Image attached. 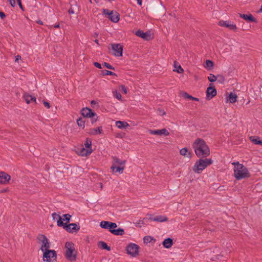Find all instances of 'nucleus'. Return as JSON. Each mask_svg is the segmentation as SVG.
<instances>
[{
    "mask_svg": "<svg viewBox=\"0 0 262 262\" xmlns=\"http://www.w3.org/2000/svg\"><path fill=\"white\" fill-rule=\"evenodd\" d=\"M192 146L198 157H206L210 155L209 148L202 139H196L193 142Z\"/></svg>",
    "mask_w": 262,
    "mask_h": 262,
    "instance_id": "obj_1",
    "label": "nucleus"
},
{
    "mask_svg": "<svg viewBox=\"0 0 262 262\" xmlns=\"http://www.w3.org/2000/svg\"><path fill=\"white\" fill-rule=\"evenodd\" d=\"M232 164L235 165L234 176L236 180H240L250 177L248 169L243 164H240L238 162H233Z\"/></svg>",
    "mask_w": 262,
    "mask_h": 262,
    "instance_id": "obj_2",
    "label": "nucleus"
},
{
    "mask_svg": "<svg viewBox=\"0 0 262 262\" xmlns=\"http://www.w3.org/2000/svg\"><path fill=\"white\" fill-rule=\"evenodd\" d=\"M212 163L211 159H200L196 161L192 167L193 171L197 173H200L208 165Z\"/></svg>",
    "mask_w": 262,
    "mask_h": 262,
    "instance_id": "obj_3",
    "label": "nucleus"
},
{
    "mask_svg": "<svg viewBox=\"0 0 262 262\" xmlns=\"http://www.w3.org/2000/svg\"><path fill=\"white\" fill-rule=\"evenodd\" d=\"M65 248L66 249L65 253L66 258L71 261L75 260L76 258V252H75L74 244L71 242H67L65 245Z\"/></svg>",
    "mask_w": 262,
    "mask_h": 262,
    "instance_id": "obj_4",
    "label": "nucleus"
},
{
    "mask_svg": "<svg viewBox=\"0 0 262 262\" xmlns=\"http://www.w3.org/2000/svg\"><path fill=\"white\" fill-rule=\"evenodd\" d=\"M43 252V259L47 262L54 261L56 259L57 254L54 250H45Z\"/></svg>",
    "mask_w": 262,
    "mask_h": 262,
    "instance_id": "obj_5",
    "label": "nucleus"
},
{
    "mask_svg": "<svg viewBox=\"0 0 262 262\" xmlns=\"http://www.w3.org/2000/svg\"><path fill=\"white\" fill-rule=\"evenodd\" d=\"M139 246L136 244L130 243L126 247V252L132 257L139 255Z\"/></svg>",
    "mask_w": 262,
    "mask_h": 262,
    "instance_id": "obj_6",
    "label": "nucleus"
},
{
    "mask_svg": "<svg viewBox=\"0 0 262 262\" xmlns=\"http://www.w3.org/2000/svg\"><path fill=\"white\" fill-rule=\"evenodd\" d=\"M84 146L87 148L86 149L82 148L80 151V154L82 156H87L90 155L92 152V149H91L92 146V140L90 138H86Z\"/></svg>",
    "mask_w": 262,
    "mask_h": 262,
    "instance_id": "obj_7",
    "label": "nucleus"
},
{
    "mask_svg": "<svg viewBox=\"0 0 262 262\" xmlns=\"http://www.w3.org/2000/svg\"><path fill=\"white\" fill-rule=\"evenodd\" d=\"M37 239L40 243H41V246L40 248L41 250L44 252L45 250H48L50 248V244L48 241V239L47 237L43 234H39L37 237Z\"/></svg>",
    "mask_w": 262,
    "mask_h": 262,
    "instance_id": "obj_8",
    "label": "nucleus"
},
{
    "mask_svg": "<svg viewBox=\"0 0 262 262\" xmlns=\"http://www.w3.org/2000/svg\"><path fill=\"white\" fill-rule=\"evenodd\" d=\"M103 13L108 15V18L113 23H117L119 20V14L117 12L110 11L107 9H103Z\"/></svg>",
    "mask_w": 262,
    "mask_h": 262,
    "instance_id": "obj_9",
    "label": "nucleus"
},
{
    "mask_svg": "<svg viewBox=\"0 0 262 262\" xmlns=\"http://www.w3.org/2000/svg\"><path fill=\"white\" fill-rule=\"evenodd\" d=\"M62 227L69 233L77 232L80 230V226L76 223H71L68 225L64 223Z\"/></svg>",
    "mask_w": 262,
    "mask_h": 262,
    "instance_id": "obj_10",
    "label": "nucleus"
},
{
    "mask_svg": "<svg viewBox=\"0 0 262 262\" xmlns=\"http://www.w3.org/2000/svg\"><path fill=\"white\" fill-rule=\"evenodd\" d=\"M112 50L115 56H122L123 46L120 43L112 44Z\"/></svg>",
    "mask_w": 262,
    "mask_h": 262,
    "instance_id": "obj_11",
    "label": "nucleus"
},
{
    "mask_svg": "<svg viewBox=\"0 0 262 262\" xmlns=\"http://www.w3.org/2000/svg\"><path fill=\"white\" fill-rule=\"evenodd\" d=\"M219 25L221 27L228 28L230 30H233L234 31L237 30L236 26L231 21L221 20L219 21Z\"/></svg>",
    "mask_w": 262,
    "mask_h": 262,
    "instance_id": "obj_12",
    "label": "nucleus"
},
{
    "mask_svg": "<svg viewBox=\"0 0 262 262\" xmlns=\"http://www.w3.org/2000/svg\"><path fill=\"white\" fill-rule=\"evenodd\" d=\"M217 93L216 90L214 86H213L212 84H210L208 88L206 90V99L207 100H210L215 96Z\"/></svg>",
    "mask_w": 262,
    "mask_h": 262,
    "instance_id": "obj_13",
    "label": "nucleus"
},
{
    "mask_svg": "<svg viewBox=\"0 0 262 262\" xmlns=\"http://www.w3.org/2000/svg\"><path fill=\"white\" fill-rule=\"evenodd\" d=\"M149 133L151 135H155L158 136H162L164 135L165 136H167L169 135V133L168 130L165 128H163L162 129H158V130H149Z\"/></svg>",
    "mask_w": 262,
    "mask_h": 262,
    "instance_id": "obj_14",
    "label": "nucleus"
},
{
    "mask_svg": "<svg viewBox=\"0 0 262 262\" xmlns=\"http://www.w3.org/2000/svg\"><path fill=\"white\" fill-rule=\"evenodd\" d=\"M81 115L84 117L89 118L96 116V113L93 112L92 110L88 107L83 108L81 111Z\"/></svg>",
    "mask_w": 262,
    "mask_h": 262,
    "instance_id": "obj_15",
    "label": "nucleus"
},
{
    "mask_svg": "<svg viewBox=\"0 0 262 262\" xmlns=\"http://www.w3.org/2000/svg\"><path fill=\"white\" fill-rule=\"evenodd\" d=\"M11 176L5 172H0V184H6L9 182Z\"/></svg>",
    "mask_w": 262,
    "mask_h": 262,
    "instance_id": "obj_16",
    "label": "nucleus"
},
{
    "mask_svg": "<svg viewBox=\"0 0 262 262\" xmlns=\"http://www.w3.org/2000/svg\"><path fill=\"white\" fill-rule=\"evenodd\" d=\"M150 216L149 220L150 221L158 222H166L168 220V218L164 215H158L155 217H152L151 215H149Z\"/></svg>",
    "mask_w": 262,
    "mask_h": 262,
    "instance_id": "obj_17",
    "label": "nucleus"
},
{
    "mask_svg": "<svg viewBox=\"0 0 262 262\" xmlns=\"http://www.w3.org/2000/svg\"><path fill=\"white\" fill-rule=\"evenodd\" d=\"M135 34L137 36H138L139 37H140L142 38L146 39V40H148L150 38V34H149V33H148V32H144L141 30H137Z\"/></svg>",
    "mask_w": 262,
    "mask_h": 262,
    "instance_id": "obj_18",
    "label": "nucleus"
},
{
    "mask_svg": "<svg viewBox=\"0 0 262 262\" xmlns=\"http://www.w3.org/2000/svg\"><path fill=\"white\" fill-rule=\"evenodd\" d=\"M53 219L57 221V225L59 227H62L64 223L62 221V219L60 215L56 213H53L52 214Z\"/></svg>",
    "mask_w": 262,
    "mask_h": 262,
    "instance_id": "obj_19",
    "label": "nucleus"
},
{
    "mask_svg": "<svg viewBox=\"0 0 262 262\" xmlns=\"http://www.w3.org/2000/svg\"><path fill=\"white\" fill-rule=\"evenodd\" d=\"M23 98L27 103L29 104L32 102H36V98L34 96L26 93L24 94Z\"/></svg>",
    "mask_w": 262,
    "mask_h": 262,
    "instance_id": "obj_20",
    "label": "nucleus"
},
{
    "mask_svg": "<svg viewBox=\"0 0 262 262\" xmlns=\"http://www.w3.org/2000/svg\"><path fill=\"white\" fill-rule=\"evenodd\" d=\"M124 166H117L114 164H112L111 169L114 172H119L122 173L124 169Z\"/></svg>",
    "mask_w": 262,
    "mask_h": 262,
    "instance_id": "obj_21",
    "label": "nucleus"
},
{
    "mask_svg": "<svg viewBox=\"0 0 262 262\" xmlns=\"http://www.w3.org/2000/svg\"><path fill=\"white\" fill-rule=\"evenodd\" d=\"M162 244L164 248H170L173 244V240L170 237L167 238L163 241Z\"/></svg>",
    "mask_w": 262,
    "mask_h": 262,
    "instance_id": "obj_22",
    "label": "nucleus"
},
{
    "mask_svg": "<svg viewBox=\"0 0 262 262\" xmlns=\"http://www.w3.org/2000/svg\"><path fill=\"white\" fill-rule=\"evenodd\" d=\"M240 17L249 22L256 23V19L251 14H240Z\"/></svg>",
    "mask_w": 262,
    "mask_h": 262,
    "instance_id": "obj_23",
    "label": "nucleus"
},
{
    "mask_svg": "<svg viewBox=\"0 0 262 262\" xmlns=\"http://www.w3.org/2000/svg\"><path fill=\"white\" fill-rule=\"evenodd\" d=\"M113 164H114L115 165H118L119 166H124L126 161L125 160H120L117 157H113Z\"/></svg>",
    "mask_w": 262,
    "mask_h": 262,
    "instance_id": "obj_24",
    "label": "nucleus"
},
{
    "mask_svg": "<svg viewBox=\"0 0 262 262\" xmlns=\"http://www.w3.org/2000/svg\"><path fill=\"white\" fill-rule=\"evenodd\" d=\"M180 154L181 155L189 158H191V152L188 151V149L186 147L182 148L180 151Z\"/></svg>",
    "mask_w": 262,
    "mask_h": 262,
    "instance_id": "obj_25",
    "label": "nucleus"
},
{
    "mask_svg": "<svg viewBox=\"0 0 262 262\" xmlns=\"http://www.w3.org/2000/svg\"><path fill=\"white\" fill-rule=\"evenodd\" d=\"M250 141L256 145H262V140L259 139V137L256 136H251L250 137Z\"/></svg>",
    "mask_w": 262,
    "mask_h": 262,
    "instance_id": "obj_26",
    "label": "nucleus"
},
{
    "mask_svg": "<svg viewBox=\"0 0 262 262\" xmlns=\"http://www.w3.org/2000/svg\"><path fill=\"white\" fill-rule=\"evenodd\" d=\"M116 125L119 128L122 129L125 128L129 126L128 124L126 122L118 121L116 122Z\"/></svg>",
    "mask_w": 262,
    "mask_h": 262,
    "instance_id": "obj_27",
    "label": "nucleus"
},
{
    "mask_svg": "<svg viewBox=\"0 0 262 262\" xmlns=\"http://www.w3.org/2000/svg\"><path fill=\"white\" fill-rule=\"evenodd\" d=\"M111 233L115 235H122L124 234V231L122 228L112 230Z\"/></svg>",
    "mask_w": 262,
    "mask_h": 262,
    "instance_id": "obj_28",
    "label": "nucleus"
},
{
    "mask_svg": "<svg viewBox=\"0 0 262 262\" xmlns=\"http://www.w3.org/2000/svg\"><path fill=\"white\" fill-rule=\"evenodd\" d=\"M98 246L102 249L106 250L108 251H111V247L108 246L106 243L103 241H100L98 243Z\"/></svg>",
    "mask_w": 262,
    "mask_h": 262,
    "instance_id": "obj_29",
    "label": "nucleus"
},
{
    "mask_svg": "<svg viewBox=\"0 0 262 262\" xmlns=\"http://www.w3.org/2000/svg\"><path fill=\"white\" fill-rule=\"evenodd\" d=\"M237 97V96L235 94L231 93L229 95L228 100L230 103H233L236 101Z\"/></svg>",
    "mask_w": 262,
    "mask_h": 262,
    "instance_id": "obj_30",
    "label": "nucleus"
},
{
    "mask_svg": "<svg viewBox=\"0 0 262 262\" xmlns=\"http://www.w3.org/2000/svg\"><path fill=\"white\" fill-rule=\"evenodd\" d=\"M174 66L176 69V70H173L174 71H176L178 73H182L184 72V70L182 68L181 66L177 61H174Z\"/></svg>",
    "mask_w": 262,
    "mask_h": 262,
    "instance_id": "obj_31",
    "label": "nucleus"
},
{
    "mask_svg": "<svg viewBox=\"0 0 262 262\" xmlns=\"http://www.w3.org/2000/svg\"><path fill=\"white\" fill-rule=\"evenodd\" d=\"M102 132V126H99L97 128H93L91 134L94 135L100 134Z\"/></svg>",
    "mask_w": 262,
    "mask_h": 262,
    "instance_id": "obj_32",
    "label": "nucleus"
},
{
    "mask_svg": "<svg viewBox=\"0 0 262 262\" xmlns=\"http://www.w3.org/2000/svg\"><path fill=\"white\" fill-rule=\"evenodd\" d=\"M151 241H154L155 242L156 239L154 238V237L150 236H145L143 238L144 243L148 244L151 242Z\"/></svg>",
    "mask_w": 262,
    "mask_h": 262,
    "instance_id": "obj_33",
    "label": "nucleus"
},
{
    "mask_svg": "<svg viewBox=\"0 0 262 262\" xmlns=\"http://www.w3.org/2000/svg\"><path fill=\"white\" fill-rule=\"evenodd\" d=\"M85 120L84 118H79L77 120V124L79 126L82 127V128H84V123H85Z\"/></svg>",
    "mask_w": 262,
    "mask_h": 262,
    "instance_id": "obj_34",
    "label": "nucleus"
},
{
    "mask_svg": "<svg viewBox=\"0 0 262 262\" xmlns=\"http://www.w3.org/2000/svg\"><path fill=\"white\" fill-rule=\"evenodd\" d=\"M101 74L104 76V75L117 76L115 73L111 72L110 71L106 70H103L101 71Z\"/></svg>",
    "mask_w": 262,
    "mask_h": 262,
    "instance_id": "obj_35",
    "label": "nucleus"
},
{
    "mask_svg": "<svg viewBox=\"0 0 262 262\" xmlns=\"http://www.w3.org/2000/svg\"><path fill=\"white\" fill-rule=\"evenodd\" d=\"M183 96H184V97L185 98H187V99H191L192 100H194V101H198L199 100V99L198 98H195V97H193L192 96L189 95L187 93H184L183 94Z\"/></svg>",
    "mask_w": 262,
    "mask_h": 262,
    "instance_id": "obj_36",
    "label": "nucleus"
},
{
    "mask_svg": "<svg viewBox=\"0 0 262 262\" xmlns=\"http://www.w3.org/2000/svg\"><path fill=\"white\" fill-rule=\"evenodd\" d=\"M213 67V62L211 60H207L206 61V64L205 67L207 68L208 70L211 69Z\"/></svg>",
    "mask_w": 262,
    "mask_h": 262,
    "instance_id": "obj_37",
    "label": "nucleus"
},
{
    "mask_svg": "<svg viewBox=\"0 0 262 262\" xmlns=\"http://www.w3.org/2000/svg\"><path fill=\"white\" fill-rule=\"evenodd\" d=\"M109 222L108 221H101L100 224V226L103 229H107L108 227Z\"/></svg>",
    "mask_w": 262,
    "mask_h": 262,
    "instance_id": "obj_38",
    "label": "nucleus"
},
{
    "mask_svg": "<svg viewBox=\"0 0 262 262\" xmlns=\"http://www.w3.org/2000/svg\"><path fill=\"white\" fill-rule=\"evenodd\" d=\"M108 227L107 229L111 232L112 230H114L117 227V224L115 223L109 222Z\"/></svg>",
    "mask_w": 262,
    "mask_h": 262,
    "instance_id": "obj_39",
    "label": "nucleus"
},
{
    "mask_svg": "<svg viewBox=\"0 0 262 262\" xmlns=\"http://www.w3.org/2000/svg\"><path fill=\"white\" fill-rule=\"evenodd\" d=\"M108 227L107 229L111 232L112 230H114L117 227V224L115 223L109 222Z\"/></svg>",
    "mask_w": 262,
    "mask_h": 262,
    "instance_id": "obj_40",
    "label": "nucleus"
},
{
    "mask_svg": "<svg viewBox=\"0 0 262 262\" xmlns=\"http://www.w3.org/2000/svg\"><path fill=\"white\" fill-rule=\"evenodd\" d=\"M208 79L210 82H215L217 80V76H215L214 74H210L208 77Z\"/></svg>",
    "mask_w": 262,
    "mask_h": 262,
    "instance_id": "obj_41",
    "label": "nucleus"
},
{
    "mask_svg": "<svg viewBox=\"0 0 262 262\" xmlns=\"http://www.w3.org/2000/svg\"><path fill=\"white\" fill-rule=\"evenodd\" d=\"M113 96L115 98H116L117 99L121 100L122 96L121 94L117 92V91L115 90L113 92Z\"/></svg>",
    "mask_w": 262,
    "mask_h": 262,
    "instance_id": "obj_42",
    "label": "nucleus"
},
{
    "mask_svg": "<svg viewBox=\"0 0 262 262\" xmlns=\"http://www.w3.org/2000/svg\"><path fill=\"white\" fill-rule=\"evenodd\" d=\"M217 78H218L217 81L220 83H223L225 80L224 77L221 75H217Z\"/></svg>",
    "mask_w": 262,
    "mask_h": 262,
    "instance_id": "obj_43",
    "label": "nucleus"
},
{
    "mask_svg": "<svg viewBox=\"0 0 262 262\" xmlns=\"http://www.w3.org/2000/svg\"><path fill=\"white\" fill-rule=\"evenodd\" d=\"M64 218L62 219L63 221H66L67 222H69L70 221V219L71 217V215L69 214H66L63 215Z\"/></svg>",
    "mask_w": 262,
    "mask_h": 262,
    "instance_id": "obj_44",
    "label": "nucleus"
},
{
    "mask_svg": "<svg viewBox=\"0 0 262 262\" xmlns=\"http://www.w3.org/2000/svg\"><path fill=\"white\" fill-rule=\"evenodd\" d=\"M91 119V121L92 124H94L97 122L98 120V116L96 114V116H93V117H89Z\"/></svg>",
    "mask_w": 262,
    "mask_h": 262,
    "instance_id": "obj_45",
    "label": "nucleus"
},
{
    "mask_svg": "<svg viewBox=\"0 0 262 262\" xmlns=\"http://www.w3.org/2000/svg\"><path fill=\"white\" fill-rule=\"evenodd\" d=\"M103 66L108 69L115 70V68L107 62H104Z\"/></svg>",
    "mask_w": 262,
    "mask_h": 262,
    "instance_id": "obj_46",
    "label": "nucleus"
},
{
    "mask_svg": "<svg viewBox=\"0 0 262 262\" xmlns=\"http://www.w3.org/2000/svg\"><path fill=\"white\" fill-rule=\"evenodd\" d=\"M120 88H121V90L122 91L123 93L125 94H127V89L124 85H121L120 86Z\"/></svg>",
    "mask_w": 262,
    "mask_h": 262,
    "instance_id": "obj_47",
    "label": "nucleus"
},
{
    "mask_svg": "<svg viewBox=\"0 0 262 262\" xmlns=\"http://www.w3.org/2000/svg\"><path fill=\"white\" fill-rule=\"evenodd\" d=\"M8 1L10 3V4L11 5V6L12 7H14L15 6L16 2H15V0H8Z\"/></svg>",
    "mask_w": 262,
    "mask_h": 262,
    "instance_id": "obj_48",
    "label": "nucleus"
},
{
    "mask_svg": "<svg viewBox=\"0 0 262 262\" xmlns=\"http://www.w3.org/2000/svg\"><path fill=\"white\" fill-rule=\"evenodd\" d=\"M94 65L98 69H102L101 64L97 62H95Z\"/></svg>",
    "mask_w": 262,
    "mask_h": 262,
    "instance_id": "obj_49",
    "label": "nucleus"
},
{
    "mask_svg": "<svg viewBox=\"0 0 262 262\" xmlns=\"http://www.w3.org/2000/svg\"><path fill=\"white\" fill-rule=\"evenodd\" d=\"M43 103L45 107H47L48 108H49L50 107V103L48 102L43 100Z\"/></svg>",
    "mask_w": 262,
    "mask_h": 262,
    "instance_id": "obj_50",
    "label": "nucleus"
},
{
    "mask_svg": "<svg viewBox=\"0 0 262 262\" xmlns=\"http://www.w3.org/2000/svg\"><path fill=\"white\" fill-rule=\"evenodd\" d=\"M158 111L159 115H160L161 116H163L165 114V112L162 110L158 109Z\"/></svg>",
    "mask_w": 262,
    "mask_h": 262,
    "instance_id": "obj_51",
    "label": "nucleus"
},
{
    "mask_svg": "<svg viewBox=\"0 0 262 262\" xmlns=\"http://www.w3.org/2000/svg\"><path fill=\"white\" fill-rule=\"evenodd\" d=\"M17 3H18V5H19V8L21 10H24V8H23V6L22 4H21V0H17Z\"/></svg>",
    "mask_w": 262,
    "mask_h": 262,
    "instance_id": "obj_52",
    "label": "nucleus"
},
{
    "mask_svg": "<svg viewBox=\"0 0 262 262\" xmlns=\"http://www.w3.org/2000/svg\"><path fill=\"white\" fill-rule=\"evenodd\" d=\"M0 17L2 19H4L6 17L5 13L1 11H0Z\"/></svg>",
    "mask_w": 262,
    "mask_h": 262,
    "instance_id": "obj_53",
    "label": "nucleus"
},
{
    "mask_svg": "<svg viewBox=\"0 0 262 262\" xmlns=\"http://www.w3.org/2000/svg\"><path fill=\"white\" fill-rule=\"evenodd\" d=\"M68 12H69V14H74V13H75V12H74V10H73V9L72 7H71V8L69 9V11H68Z\"/></svg>",
    "mask_w": 262,
    "mask_h": 262,
    "instance_id": "obj_54",
    "label": "nucleus"
},
{
    "mask_svg": "<svg viewBox=\"0 0 262 262\" xmlns=\"http://www.w3.org/2000/svg\"><path fill=\"white\" fill-rule=\"evenodd\" d=\"M20 58H21V56L20 55H17L15 57V61H18Z\"/></svg>",
    "mask_w": 262,
    "mask_h": 262,
    "instance_id": "obj_55",
    "label": "nucleus"
},
{
    "mask_svg": "<svg viewBox=\"0 0 262 262\" xmlns=\"http://www.w3.org/2000/svg\"><path fill=\"white\" fill-rule=\"evenodd\" d=\"M137 3L138 5H139L140 6H141L142 5V0H137Z\"/></svg>",
    "mask_w": 262,
    "mask_h": 262,
    "instance_id": "obj_56",
    "label": "nucleus"
},
{
    "mask_svg": "<svg viewBox=\"0 0 262 262\" xmlns=\"http://www.w3.org/2000/svg\"><path fill=\"white\" fill-rule=\"evenodd\" d=\"M37 23L39 25H43V22L40 20L37 21Z\"/></svg>",
    "mask_w": 262,
    "mask_h": 262,
    "instance_id": "obj_57",
    "label": "nucleus"
},
{
    "mask_svg": "<svg viewBox=\"0 0 262 262\" xmlns=\"http://www.w3.org/2000/svg\"><path fill=\"white\" fill-rule=\"evenodd\" d=\"M54 27L55 28H59V24H56L54 26Z\"/></svg>",
    "mask_w": 262,
    "mask_h": 262,
    "instance_id": "obj_58",
    "label": "nucleus"
},
{
    "mask_svg": "<svg viewBox=\"0 0 262 262\" xmlns=\"http://www.w3.org/2000/svg\"><path fill=\"white\" fill-rule=\"evenodd\" d=\"M97 103V102L95 100H92L91 101V104H96Z\"/></svg>",
    "mask_w": 262,
    "mask_h": 262,
    "instance_id": "obj_59",
    "label": "nucleus"
},
{
    "mask_svg": "<svg viewBox=\"0 0 262 262\" xmlns=\"http://www.w3.org/2000/svg\"><path fill=\"white\" fill-rule=\"evenodd\" d=\"M95 42L96 43L97 45H99V40L98 39H95L94 40Z\"/></svg>",
    "mask_w": 262,
    "mask_h": 262,
    "instance_id": "obj_60",
    "label": "nucleus"
},
{
    "mask_svg": "<svg viewBox=\"0 0 262 262\" xmlns=\"http://www.w3.org/2000/svg\"><path fill=\"white\" fill-rule=\"evenodd\" d=\"M258 12H262V5H261V8H260V9L258 11Z\"/></svg>",
    "mask_w": 262,
    "mask_h": 262,
    "instance_id": "obj_61",
    "label": "nucleus"
},
{
    "mask_svg": "<svg viewBox=\"0 0 262 262\" xmlns=\"http://www.w3.org/2000/svg\"><path fill=\"white\" fill-rule=\"evenodd\" d=\"M89 1H90V2L91 3H92V0H89Z\"/></svg>",
    "mask_w": 262,
    "mask_h": 262,
    "instance_id": "obj_62",
    "label": "nucleus"
},
{
    "mask_svg": "<svg viewBox=\"0 0 262 262\" xmlns=\"http://www.w3.org/2000/svg\"><path fill=\"white\" fill-rule=\"evenodd\" d=\"M98 35V34H95V36H97Z\"/></svg>",
    "mask_w": 262,
    "mask_h": 262,
    "instance_id": "obj_63",
    "label": "nucleus"
},
{
    "mask_svg": "<svg viewBox=\"0 0 262 262\" xmlns=\"http://www.w3.org/2000/svg\"><path fill=\"white\" fill-rule=\"evenodd\" d=\"M98 35V34H95V36H97Z\"/></svg>",
    "mask_w": 262,
    "mask_h": 262,
    "instance_id": "obj_64",
    "label": "nucleus"
}]
</instances>
